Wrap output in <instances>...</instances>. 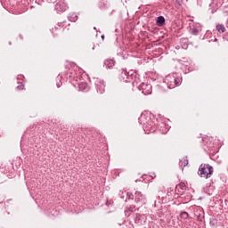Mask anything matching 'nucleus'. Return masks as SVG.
Wrapping results in <instances>:
<instances>
[{"label": "nucleus", "mask_w": 228, "mask_h": 228, "mask_svg": "<svg viewBox=\"0 0 228 228\" xmlns=\"http://www.w3.org/2000/svg\"><path fill=\"white\" fill-rule=\"evenodd\" d=\"M179 165L182 167V170H184V167H188V158L187 157L182 158L180 159Z\"/></svg>", "instance_id": "2eb2a0df"}, {"label": "nucleus", "mask_w": 228, "mask_h": 228, "mask_svg": "<svg viewBox=\"0 0 228 228\" xmlns=\"http://www.w3.org/2000/svg\"><path fill=\"white\" fill-rule=\"evenodd\" d=\"M157 24H158V26H159V27L163 26V24H165V17H163V16H159V17L157 18Z\"/></svg>", "instance_id": "a211bd4d"}, {"label": "nucleus", "mask_w": 228, "mask_h": 228, "mask_svg": "<svg viewBox=\"0 0 228 228\" xmlns=\"http://www.w3.org/2000/svg\"><path fill=\"white\" fill-rule=\"evenodd\" d=\"M214 169L209 164H201L198 170V175L204 179H209L213 175Z\"/></svg>", "instance_id": "7ed1b4c3"}, {"label": "nucleus", "mask_w": 228, "mask_h": 228, "mask_svg": "<svg viewBox=\"0 0 228 228\" xmlns=\"http://www.w3.org/2000/svg\"><path fill=\"white\" fill-rule=\"evenodd\" d=\"M133 209H134V207H130V208H128V211L133 212Z\"/></svg>", "instance_id": "393cba45"}, {"label": "nucleus", "mask_w": 228, "mask_h": 228, "mask_svg": "<svg viewBox=\"0 0 228 228\" xmlns=\"http://www.w3.org/2000/svg\"><path fill=\"white\" fill-rule=\"evenodd\" d=\"M175 8L179 10L181 7H183V4H184V0H175Z\"/></svg>", "instance_id": "6ab92c4d"}, {"label": "nucleus", "mask_w": 228, "mask_h": 228, "mask_svg": "<svg viewBox=\"0 0 228 228\" xmlns=\"http://www.w3.org/2000/svg\"><path fill=\"white\" fill-rule=\"evenodd\" d=\"M94 84L96 92L98 94H104V92H106V85H104L103 80H102L101 78H96Z\"/></svg>", "instance_id": "0eeeda50"}, {"label": "nucleus", "mask_w": 228, "mask_h": 228, "mask_svg": "<svg viewBox=\"0 0 228 228\" xmlns=\"http://www.w3.org/2000/svg\"><path fill=\"white\" fill-rule=\"evenodd\" d=\"M102 39L104 40V35L102 36Z\"/></svg>", "instance_id": "a878e982"}, {"label": "nucleus", "mask_w": 228, "mask_h": 228, "mask_svg": "<svg viewBox=\"0 0 228 228\" xmlns=\"http://www.w3.org/2000/svg\"><path fill=\"white\" fill-rule=\"evenodd\" d=\"M181 69L185 74H188V72H190V67H188V65L183 64L181 66Z\"/></svg>", "instance_id": "412c9836"}, {"label": "nucleus", "mask_w": 228, "mask_h": 228, "mask_svg": "<svg viewBox=\"0 0 228 228\" xmlns=\"http://www.w3.org/2000/svg\"><path fill=\"white\" fill-rule=\"evenodd\" d=\"M147 221V216L145 215L136 214L134 222L137 225H143Z\"/></svg>", "instance_id": "9b49d317"}, {"label": "nucleus", "mask_w": 228, "mask_h": 228, "mask_svg": "<svg viewBox=\"0 0 228 228\" xmlns=\"http://www.w3.org/2000/svg\"><path fill=\"white\" fill-rule=\"evenodd\" d=\"M61 79H63V75L62 74H59L56 77V85H57V88H60L62 85L61 83Z\"/></svg>", "instance_id": "dca6fc26"}, {"label": "nucleus", "mask_w": 228, "mask_h": 228, "mask_svg": "<svg viewBox=\"0 0 228 228\" xmlns=\"http://www.w3.org/2000/svg\"><path fill=\"white\" fill-rule=\"evenodd\" d=\"M139 122L142 125V127L144 129V132L146 134H150V133H156V129H158V126H156V123L151 119L145 117V115L141 116V118H139Z\"/></svg>", "instance_id": "f03ea898"}, {"label": "nucleus", "mask_w": 228, "mask_h": 228, "mask_svg": "<svg viewBox=\"0 0 228 228\" xmlns=\"http://www.w3.org/2000/svg\"><path fill=\"white\" fill-rule=\"evenodd\" d=\"M181 218H183V220H188V217L190 216V215L188 214V212H182L180 214Z\"/></svg>", "instance_id": "4be33fe9"}, {"label": "nucleus", "mask_w": 228, "mask_h": 228, "mask_svg": "<svg viewBox=\"0 0 228 228\" xmlns=\"http://www.w3.org/2000/svg\"><path fill=\"white\" fill-rule=\"evenodd\" d=\"M139 90H141L144 95H151V94H152V85L142 83V85L139 86Z\"/></svg>", "instance_id": "6e6552de"}, {"label": "nucleus", "mask_w": 228, "mask_h": 228, "mask_svg": "<svg viewBox=\"0 0 228 228\" xmlns=\"http://www.w3.org/2000/svg\"><path fill=\"white\" fill-rule=\"evenodd\" d=\"M69 10V5L65 2V0H56L55 2V11L57 13H63V12H67Z\"/></svg>", "instance_id": "39448f33"}, {"label": "nucleus", "mask_w": 228, "mask_h": 228, "mask_svg": "<svg viewBox=\"0 0 228 228\" xmlns=\"http://www.w3.org/2000/svg\"><path fill=\"white\" fill-rule=\"evenodd\" d=\"M135 202H140L141 204H145L147 202V198L145 194L142 193V191H135L134 193Z\"/></svg>", "instance_id": "9d476101"}, {"label": "nucleus", "mask_w": 228, "mask_h": 228, "mask_svg": "<svg viewBox=\"0 0 228 228\" xmlns=\"http://www.w3.org/2000/svg\"><path fill=\"white\" fill-rule=\"evenodd\" d=\"M164 83H166L167 87L172 90L176 86H181V83H183V76L179 73L169 74L165 77Z\"/></svg>", "instance_id": "f257e3e1"}, {"label": "nucleus", "mask_w": 228, "mask_h": 228, "mask_svg": "<svg viewBox=\"0 0 228 228\" xmlns=\"http://www.w3.org/2000/svg\"><path fill=\"white\" fill-rule=\"evenodd\" d=\"M99 6H100V8H104V6H106V4H104V3H100Z\"/></svg>", "instance_id": "b1692460"}, {"label": "nucleus", "mask_w": 228, "mask_h": 228, "mask_svg": "<svg viewBox=\"0 0 228 228\" xmlns=\"http://www.w3.org/2000/svg\"><path fill=\"white\" fill-rule=\"evenodd\" d=\"M175 190L179 193H183L184 191H186V183L183 182L180 183L179 184L176 185Z\"/></svg>", "instance_id": "4468645a"}, {"label": "nucleus", "mask_w": 228, "mask_h": 228, "mask_svg": "<svg viewBox=\"0 0 228 228\" xmlns=\"http://www.w3.org/2000/svg\"><path fill=\"white\" fill-rule=\"evenodd\" d=\"M216 29L218 33H225V26H224V24H217Z\"/></svg>", "instance_id": "f3484780"}, {"label": "nucleus", "mask_w": 228, "mask_h": 228, "mask_svg": "<svg viewBox=\"0 0 228 228\" xmlns=\"http://www.w3.org/2000/svg\"><path fill=\"white\" fill-rule=\"evenodd\" d=\"M114 65H115V60L113 59H106L104 61V67L106 69H113Z\"/></svg>", "instance_id": "ddd939ff"}, {"label": "nucleus", "mask_w": 228, "mask_h": 228, "mask_svg": "<svg viewBox=\"0 0 228 228\" xmlns=\"http://www.w3.org/2000/svg\"><path fill=\"white\" fill-rule=\"evenodd\" d=\"M126 79H129V73L126 69H123L121 72V77H123V79H126Z\"/></svg>", "instance_id": "aec40b11"}, {"label": "nucleus", "mask_w": 228, "mask_h": 228, "mask_svg": "<svg viewBox=\"0 0 228 228\" xmlns=\"http://www.w3.org/2000/svg\"><path fill=\"white\" fill-rule=\"evenodd\" d=\"M66 79H69L70 83L79 82L81 79V73L77 72L74 68H69L66 72Z\"/></svg>", "instance_id": "20e7f679"}, {"label": "nucleus", "mask_w": 228, "mask_h": 228, "mask_svg": "<svg viewBox=\"0 0 228 228\" xmlns=\"http://www.w3.org/2000/svg\"><path fill=\"white\" fill-rule=\"evenodd\" d=\"M79 92H88V84L85 82H77Z\"/></svg>", "instance_id": "f8f14e48"}, {"label": "nucleus", "mask_w": 228, "mask_h": 228, "mask_svg": "<svg viewBox=\"0 0 228 228\" xmlns=\"http://www.w3.org/2000/svg\"><path fill=\"white\" fill-rule=\"evenodd\" d=\"M190 33L195 37H197V35H200V33H202V25H200V23L190 24Z\"/></svg>", "instance_id": "423d86ee"}, {"label": "nucleus", "mask_w": 228, "mask_h": 228, "mask_svg": "<svg viewBox=\"0 0 228 228\" xmlns=\"http://www.w3.org/2000/svg\"><path fill=\"white\" fill-rule=\"evenodd\" d=\"M18 90H24V84L22 82H19L17 86Z\"/></svg>", "instance_id": "5701e85b"}, {"label": "nucleus", "mask_w": 228, "mask_h": 228, "mask_svg": "<svg viewBox=\"0 0 228 228\" xmlns=\"http://www.w3.org/2000/svg\"><path fill=\"white\" fill-rule=\"evenodd\" d=\"M65 24H67L66 21L59 22L55 27L51 28V32L53 35V37H58V33L65 28Z\"/></svg>", "instance_id": "1a4fd4ad"}]
</instances>
